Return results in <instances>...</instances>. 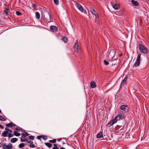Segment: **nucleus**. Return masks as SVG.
<instances>
[{
  "mask_svg": "<svg viewBox=\"0 0 149 149\" xmlns=\"http://www.w3.org/2000/svg\"><path fill=\"white\" fill-rule=\"evenodd\" d=\"M139 48L140 51L144 54H147L149 52V50L147 48L141 44L139 45Z\"/></svg>",
  "mask_w": 149,
  "mask_h": 149,
  "instance_id": "f257e3e1",
  "label": "nucleus"
},
{
  "mask_svg": "<svg viewBox=\"0 0 149 149\" xmlns=\"http://www.w3.org/2000/svg\"><path fill=\"white\" fill-rule=\"evenodd\" d=\"M125 115L123 112L120 111L118 112V115L115 116V119L117 121L123 119L125 117Z\"/></svg>",
  "mask_w": 149,
  "mask_h": 149,
  "instance_id": "f03ea898",
  "label": "nucleus"
},
{
  "mask_svg": "<svg viewBox=\"0 0 149 149\" xmlns=\"http://www.w3.org/2000/svg\"><path fill=\"white\" fill-rule=\"evenodd\" d=\"M141 53H138V55L136 58V61L134 64V66L135 67H137L139 66L140 64V61L141 59Z\"/></svg>",
  "mask_w": 149,
  "mask_h": 149,
  "instance_id": "7ed1b4c3",
  "label": "nucleus"
},
{
  "mask_svg": "<svg viewBox=\"0 0 149 149\" xmlns=\"http://www.w3.org/2000/svg\"><path fill=\"white\" fill-rule=\"evenodd\" d=\"M76 5L78 9L81 12L85 14H87V12L85 9H84L82 6L80 4L77 3L76 4Z\"/></svg>",
  "mask_w": 149,
  "mask_h": 149,
  "instance_id": "20e7f679",
  "label": "nucleus"
},
{
  "mask_svg": "<svg viewBox=\"0 0 149 149\" xmlns=\"http://www.w3.org/2000/svg\"><path fill=\"white\" fill-rule=\"evenodd\" d=\"M108 55H107L108 57L109 58L112 59L115 55V52L114 50L108 51L107 52Z\"/></svg>",
  "mask_w": 149,
  "mask_h": 149,
  "instance_id": "39448f33",
  "label": "nucleus"
},
{
  "mask_svg": "<svg viewBox=\"0 0 149 149\" xmlns=\"http://www.w3.org/2000/svg\"><path fill=\"white\" fill-rule=\"evenodd\" d=\"M120 108L126 112H128L129 110V108L127 105H122L120 107Z\"/></svg>",
  "mask_w": 149,
  "mask_h": 149,
  "instance_id": "423d86ee",
  "label": "nucleus"
},
{
  "mask_svg": "<svg viewBox=\"0 0 149 149\" xmlns=\"http://www.w3.org/2000/svg\"><path fill=\"white\" fill-rule=\"evenodd\" d=\"M3 146V149H12L13 148L12 145L11 144H8V145L4 144Z\"/></svg>",
  "mask_w": 149,
  "mask_h": 149,
  "instance_id": "0eeeda50",
  "label": "nucleus"
},
{
  "mask_svg": "<svg viewBox=\"0 0 149 149\" xmlns=\"http://www.w3.org/2000/svg\"><path fill=\"white\" fill-rule=\"evenodd\" d=\"M117 122V120H116L114 118L113 120H111L107 124V126L108 127H110L113 125L114 123H116Z\"/></svg>",
  "mask_w": 149,
  "mask_h": 149,
  "instance_id": "6e6552de",
  "label": "nucleus"
},
{
  "mask_svg": "<svg viewBox=\"0 0 149 149\" xmlns=\"http://www.w3.org/2000/svg\"><path fill=\"white\" fill-rule=\"evenodd\" d=\"M78 42H77L75 43V44L73 46V48L74 49V52H76L77 53L78 52Z\"/></svg>",
  "mask_w": 149,
  "mask_h": 149,
  "instance_id": "1a4fd4ad",
  "label": "nucleus"
},
{
  "mask_svg": "<svg viewBox=\"0 0 149 149\" xmlns=\"http://www.w3.org/2000/svg\"><path fill=\"white\" fill-rule=\"evenodd\" d=\"M50 29L53 32H56L57 31L58 28L56 26H50Z\"/></svg>",
  "mask_w": 149,
  "mask_h": 149,
  "instance_id": "9d476101",
  "label": "nucleus"
},
{
  "mask_svg": "<svg viewBox=\"0 0 149 149\" xmlns=\"http://www.w3.org/2000/svg\"><path fill=\"white\" fill-rule=\"evenodd\" d=\"M90 86L92 88H94L96 87V83L93 81H92L91 82Z\"/></svg>",
  "mask_w": 149,
  "mask_h": 149,
  "instance_id": "9b49d317",
  "label": "nucleus"
},
{
  "mask_svg": "<svg viewBox=\"0 0 149 149\" xmlns=\"http://www.w3.org/2000/svg\"><path fill=\"white\" fill-rule=\"evenodd\" d=\"M113 7L115 10H118L120 8V6L119 4L115 3L113 5Z\"/></svg>",
  "mask_w": 149,
  "mask_h": 149,
  "instance_id": "f8f14e48",
  "label": "nucleus"
},
{
  "mask_svg": "<svg viewBox=\"0 0 149 149\" xmlns=\"http://www.w3.org/2000/svg\"><path fill=\"white\" fill-rule=\"evenodd\" d=\"M6 126L7 127H12L13 126L15 127L16 126V125L13 123L10 122L8 124H6Z\"/></svg>",
  "mask_w": 149,
  "mask_h": 149,
  "instance_id": "ddd939ff",
  "label": "nucleus"
},
{
  "mask_svg": "<svg viewBox=\"0 0 149 149\" xmlns=\"http://www.w3.org/2000/svg\"><path fill=\"white\" fill-rule=\"evenodd\" d=\"M127 76H126L124 78L123 80V81L121 83V84L120 86H123V85H124L126 83V82L127 81Z\"/></svg>",
  "mask_w": 149,
  "mask_h": 149,
  "instance_id": "4468645a",
  "label": "nucleus"
},
{
  "mask_svg": "<svg viewBox=\"0 0 149 149\" xmlns=\"http://www.w3.org/2000/svg\"><path fill=\"white\" fill-rule=\"evenodd\" d=\"M28 138L26 137V136H24V135H22V136L21 141L22 142H24L26 141V140Z\"/></svg>",
  "mask_w": 149,
  "mask_h": 149,
  "instance_id": "2eb2a0df",
  "label": "nucleus"
},
{
  "mask_svg": "<svg viewBox=\"0 0 149 149\" xmlns=\"http://www.w3.org/2000/svg\"><path fill=\"white\" fill-rule=\"evenodd\" d=\"M131 2L133 5L135 6H138L139 4V3L137 1H135L134 0H132Z\"/></svg>",
  "mask_w": 149,
  "mask_h": 149,
  "instance_id": "dca6fc26",
  "label": "nucleus"
},
{
  "mask_svg": "<svg viewBox=\"0 0 149 149\" xmlns=\"http://www.w3.org/2000/svg\"><path fill=\"white\" fill-rule=\"evenodd\" d=\"M103 137L102 132H100V133H98L97 135V138H101Z\"/></svg>",
  "mask_w": 149,
  "mask_h": 149,
  "instance_id": "f3484780",
  "label": "nucleus"
},
{
  "mask_svg": "<svg viewBox=\"0 0 149 149\" xmlns=\"http://www.w3.org/2000/svg\"><path fill=\"white\" fill-rule=\"evenodd\" d=\"M36 17L37 19H39L40 17V15L39 13L38 12H36L35 13Z\"/></svg>",
  "mask_w": 149,
  "mask_h": 149,
  "instance_id": "a211bd4d",
  "label": "nucleus"
},
{
  "mask_svg": "<svg viewBox=\"0 0 149 149\" xmlns=\"http://www.w3.org/2000/svg\"><path fill=\"white\" fill-rule=\"evenodd\" d=\"M8 132L7 131H4L2 134V135L4 137H6L7 136Z\"/></svg>",
  "mask_w": 149,
  "mask_h": 149,
  "instance_id": "6ab92c4d",
  "label": "nucleus"
},
{
  "mask_svg": "<svg viewBox=\"0 0 149 149\" xmlns=\"http://www.w3.org/2000/svg\"><path fill=\"white\" fill-rule=\"evenodd\" d=\"M18 140V139L16 138H12L10 140L11 142L14 143L17 141Z\"/></svg>",
  "mask_w": 149,
  "mask_h": 149,
  "instance_id": "aec40b11",
  "label": "nucleus"
},
{
  "mask_svg": "<svg viewBox=\"0 0 149 149\" xmlns=\"http://www.w3.org/2000/svg\"><path fill=\"white\" fill-rule=\"evenodd\" d=\"M125 125H124L122 127L121 126L118 129V132H119L120 133L122 132H123L122 130H123L124 128L125 127Z\"/></svg>",
  "mask_w": 149,
  "mask_h": 149,
  "instance_id": "412c9836",
  "label": "nucleus"
},
{
  "mask_svg": "<svg viewBox=\"0 0 149 149\" xmlns=\"http://www.w3.org/2000/svg\"><path fill=\"white\" fill-rule=\"evenodd\" d=\"M8 9L6 8L3 11L4 14L6 16H7L8 14Z\"/></svg>",
  "mask_w": 149,
  "mask_h": 149,
  "instance_id": "4be33fe9",
  "label": "nucleus"
},
{
  "mask_svg": "<svg viewBox=\"0 0 149 149\" xmlns=\"http://www.w3.org/2000/svg\"><path fill=\"white\" fill-rule=\"evenodd\" d=\"M62 40L64 41L65 43L67 42L68 39L66 37H64L62 38Z\"/></svg>",
  "mask_w": 149,
  "mask_h": 149,
  "instance_id": "5701e85b",
  "label": "nucleus"
},
{
  "mask_svg": "<svg viewBox=\"0 0 149 149\" xmlns=\"http://www.w3.org/2000/svg\"><path fill=\"white\" fill-rule=\"evenodd\" d=\"M45 145L49 148H50L52 146V144L49 143H46Z\"/></svg>",
  "mask_w": 149,
  "mask_h": 149,
  "instance_id": "b1692460",
  "label": "nucleus"
},
{
  "mask_svg": "<svg viewBox=\"0 0 149 149\" xmlns=\"http://www.w3.org/2000/svg\"><path fill=\"white\" fill-rule=\"evenodd\" d=\"M90 11L92 14L93 15L95 14V13H96L95 10L93 8L91 9Z\"/></svg>",
  "mask_w": 149,
  "mask_h": 149,
  "instance_id": "393cba45",
  "label": "nucleus"
},
{
  "mask_svg": "<svg viewBox=\"0 0 149 149\" xmlns=\"http://www.w3.org/2000/svg\"><path fill=\"white\" fill-rule=\"evenodd\" d=\"M33 142L31 141V142L30 143L29 146L31 148H34L35 147V145L33 144Z\"/></svg>",
  "mask_w": 149,
  "mask_h": 149,
  "instance_id": "a878e982",
  "label": "nucleus"
},
{
  "mask_svg": "<svg viewBox=\"0 0 149 149\" xmlns=\"http://www.w3.org/2000/svg\"><path fill=\"white\" fill-rule=\"evenodd\" d=\"M14 135L16 136H19L20 135V134L17 132L15 131L14 132Z\"/></svg>",
  "mask_w": 149,
  "mask_h": 149,
  "instance_id": "bb28decb",
  "label": "nucleus"
},
{
  "mask_svg": "<svg viewBox=\"0 0 149 149\" xmlns=\"http://www.w3.org/2000/svg\"><path fill=\"white\" fill-rule=\"evenodd\" d=\"M22 135H24L25 136H29V134H28L27 132H24V133H22Z\"/></svg>",
  "mask_w": 149,
  "mask_h": 149,
  "instance_id": "cd10ccee",
  "label": "nucleus"
},
{
  "mask_svg": "<svg viewBox=\"0 0 149 149\" xmlns=\"http://www.w3.org/2000/svg\"><path fill=\"white\" fill-rule=\"evenodd\" d=\"M24 144L23 143H20L19 145V147L20 148H23L24 146Z\"/></svg>",
  "mask_w": 149,
  "mask_h": 149,
  "instance_id": "c85d7f7f",
  "label": "nucleus"
},
{
  "mask_svg": "<svg viewBox=\"0 0 149 149\" xmlns=\"http://www.w3.org/2000/svg\"><path fill=\"white\" fill-rule=\"evenodd\" d=\"M16 14L18 16H20L22 15V13L19 11H16Z\"/></svg>",
  "mask_w": 149,
  "mask_h": 149,
  "instance_id": "c756f323",
  "label": "nucleus"
},
{
  "mask_svg": "<svg viewBox=\"0 0 149 149\" xmlns=\"http://www.w3.org/2000/svg\"><path fill=\"white\" fill-rule=\"evenodd\" d=\"M42 138L44 140H46L47 139V137L46 136L42 135Z\"/></svg>",
  "mask_w": 149,
  "mask_h": 149,
  "instance_id": "7c9ffc66",
  "label": "nucleus"
},
{
  "mask_svg": "<svg viewBox=\"0 0 149 149\" xmlns=\"http://www.w3.org/2000/svg\"><path fill=\"white\" fill-rule=\"evenodd\" d=\"M49 141L52 143H55L56 142V139H54L52 140H50Z\"/></svg>",
  "mask_w": 149,
  "mask_h": 149,
  "instance_id": "2f4dec72",
  "label": "nucleus"
},
{
  "mask_svg": "<svg viewBox=\"0 0 149 149\" xmlns=\"http://www.w3.org/2000/svg\"><path fill=\"white\" fill-rule=\"evenodd\" d=\"M54 3L56 5H58L59 4L58 0H54Z\"/></svg>",
  "mask_w": 149,
  "mask_h": 149,
  "instance_id": "473e14b6",
  "label": "nucleus"
},
{
  "mask_svg": "<svg viewBox=\"0 0 149 149\" xmlns=\"http://www.w3.org/2000/svg\"><path fill=\"white\" fill-rule=\"evenodd\" d=\"M104 63L105 65H107L109 64V62L105 60H104Z\"/></svg>",
  "mask_w": 149,
  "mask_h": 149,
  "instance_id": "72a5a7b5",
  "label": "nucleus"
},
{
  "mask_svg": "<svg viewBox=\"0 0 149 149\" xmlns=\"http://www.w3.org/2000/svg\"><path fill=\"white\" fill-rule=\"evenodd\" d=\"M6 120V119H4V118L3 116H0V120L5 121Z\"/></svg>",
  "mask_w": 149,
  "mask_h": 149,
  "instance_id": "f704fd0d",
  "label": "nucleus"
},
{
  "mask_svg": "<svg viewBox=\"0 0 149 149\" xmlns=\"http://www.w3.org/2000/svg\"><path fill=\"white\" fill-rule=\"evenodd\" d=\"M94 15H95V16L96 17L95 19V21H96V20H97V19L98 18V17H99L98 15L96 13H95V14H94Z\"/></svg>",
  "mask_w": 149,
  "mask_h": 149,
  "instance_id": "c9c22d12",
  "label": "nucleus"
},
{
  "mask_svg": "<svg viewBox=\"0 0 149 149\" xmlns=\"http://www.w3.org/2000/svg\"><path fill=\"white\" fill-rule=\"evenodd\" d=\"M15 130L17 131H18L19 130H21V131L22 132H23V131H24V130H23L22 128H19V127H16V128H15Z\"/></svg>",
  "mask_w": 149,
  "mask_h": 149,
  "instance_id": "e433bc0d",
  "label": "nucleus"
},
{
  "mask_svg": "<svg viewBox=\"0 0 149 149\" xmlns=\"http://www.w3.org/2000/svg\"><path fill=\"white\" fill-rule=\"evenodd\" d=\"M29 139L30 140H33L34 139V136H29Z\"/></svg>",
  "mask_w": 149,
  "mask_h": 149,
  "instance_id": "4c0bfd02",
  "label": "nucleus"
},
{
  "mask_svg": "<svg viewBox=\"0 0 149 149\" xmlns=\"http://www.w3.org/2000/svg\"><path fill=\"white\" fill-rule=\"evenodd\" d=\"M54 147L53 148V149H59V148L57 147V145L56 144H54Z\"/></svg>",
  "mask_w": 149,
  "mask_h": 149,
  "instance_id": "58836bf2",
  "label": "nucleus"
},
{
  "mask_svg": "<svg viewBox=\"0 0 149 149\" xmlns=\"http://www.w3.org/2000/svg\"><path fill=\"white\" fill-rule=\"evenodd\" d=\"M13 136V134L10 133H9L8 134V137L10 138L12 137Z\"/></svg>",
  "mask_w": 149,
  "mask_h": 149,
  "instance_id": "ea45409f",
  "label": "nucleus"
},
{
  "mask_svg": "<svg viewBox=\"0 0 149 149\" xmlns=\"http://www.w3.org/2000/svg\"><path fill=\"white\" fill-rule=\"evenodd\" d=\"M48 14H49V18H50V20L51 21V19H52V15H51V14H49V13H48Z\"/></svg>",
  "mask_w": 149,
  "mask_h": 149,
  "instance_id": "a19ab883",
  "label": "nucleus"
},
{
  "mask_svg": "<svg viewBox=\"0 0 149 149\" xmlns=\"http://www.w3.org/2000/svg\"><path fill=\"white\" fill-rule=\"evenodd\" d=\"M32 6L33 8H36L37 7V6L35 4H32Z\"/></svg>",
  "mask_w": 149,
  "mask_h": 149,
  "instance_id": "79ce46f5",
  "label": "nucleus"
},
{
  "mask_svg": "<svg viewBox=\"0 0 149 149\" xmlns=\"http://www.w3.org/2000/svg\"><path fill=\"white\" fill-rule=\"evenodd\" d=\"M37 139H39V140H41V138H42V135H41V136H38L37 137Z\"/></svg>",
  "mask_w": 149,
  "mask_h": 149,
  "instance_id": "37998d69",
  "label": "nucleus"
},
{
  "mask_svg": "<svg viewBox=\"0 0 149 149\" xmlns=\"http://www.w3.org/2000/svg\"><path fill=\"white\" fill-rule=\"evenodd\" d=\"M26 141L28 143H30L31 142V141L30 139H27Z\"/></svg>",
  "mask_w": 149,
  "mask_h": 149,
  "instance_id": "c03bdc74",
  "label": "nucleus"
},
{
  "mask_svg": "<svg viewBox=\"0 0 149 149\" xmlns=\"http://www.w3.org/2000/svg\"><path fill=\"white\" fill-rule=\"evenodd\" d=\"M9 130V129H8V128L7 127H6L5 128V130H6V131H8Z\"/></svg>",
  "mask_w": 149,
  "mask_h": 149,
  "instance_id": "a18cd8bd",
  "label": "nucleus"
},
{
  "mask_svg": "<svg viewBox=\"0 0 149 149\" xmlns=\"http://www.w3.org/2000/svg\"><path fill=\"white\" fill-rule=\"evenodd\" d=\"M61 140H62V139L61 138H59V139H57V141H61Z\"/></svg>",
  "mask_w": 149,
  "mask_h": 149,
  "instance_id": "49530a36",
  "label": "nucleus"
},
{
  "mask_svg": "<svg viewBox=\"0 0 149 149\" xmlns=\"http://www.w3.org/2000/svg\"><path fill=\"white\" fill-rule=\"evenodd\" d=\"M0 127L1 128V129H3V128L4 127L3 126L1 125L0 124Z\"/></svg>",
  "mask_w": 149,
  "mask_h": 149,
  "instance_id": "de8ad7c7",
  "label": "nucleus"
},
{
  "mask_svg": "<svg viewBox=\"0 0 149 149\" xmlns=\"http://www.w3.org/2000/svg\"><path fill=\"white\" fill-rule=\"evenodd\" d=\"M8 131H10L11 132H13V131L12 130H9Z\"/></svg>",
  "mask_w": 149,
  "mask_h": 149,
  "instance_id": "09e8293b",
  "label": "nucleus"
},
{
  "mask_svg": "<svg viewBox=\"0 0 149 149\" xmlns=\"http://www.w3.org/2000/svg\"><path fill=\"white\" fill-rule=\"evenodd\" d=\"M60 149H65L63 147H62V148H60Z\"/></svg>",
  "mask_w": 149,
  "mask_h": 149,
  "instance_id": "8fccbe9b",
  "label": "nucleus"
},
{
  "mask_svg": "<svg viewBox=\"0 0 149 149\" xmlns=\"http://www.w3.org/2000/svg\"><path fill=\"white\" fill-rule=\"evenodd\" d=\"M122 55V54H119V56H120Z\"/></svg>",
  "mask_w": 149,
  "mask_h": 149,
  "instance_id": "3c124183",
  "label": "nucleus"
},
{
  "mask_svg": "<svg viewBox=\"0 0 149 149\" xmlns=\"http://www.w3.org/2000/svg\"><path fill=\"white\" fill-rule=\"evenodd\" d=\"M45 19H46L47 21V18L45 17Z\"/></svg>",
  "mask_w": 149,
  "mask_h": 149,
  "instance_id": "603ef678",
  "label": "nucleus"
}]
</instances>
